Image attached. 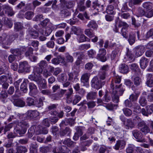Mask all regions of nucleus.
Segmentation results:
<instances>
[{
    "label": "nucleus",
    "instance_id": "f257e3e1",
    "mask_svg": "<svg viewBox=\"0 0 153 153\" xmlns=\"http://www.w3.org/2000/svg\"><path fill=\"white\" fill-rule=\"evenodd\" d=\"M115 87V88H113L112 89H111L110 92L113 95L112 98L114 102L117 103L119 101V96L122 95L125 89L122 87L121 84L119 85L118 86L116 85Z\"/></svg>",
    "mask_w": 153,
    "mask_h": 153
},
{
    "label": "nucleus",
    "instance_id": "f03ea898",
    "mask_svg": "<svg viewBox=\"0 0 153 153\" xmlns=\"http://www.w3.org/2000/svg\"><path fill=\"white\" fill-rule=\"evenodd\" d=\"M29 125L27 122L22 121L19 122L16 127L14 129V132L20 135L25 134Z\"/></svg>",
    "mask_w": 153,
    "mask_h": 153
},
{
    "label": "nucleus",
    "instance_id": "7ed1b4c3",
    "mask_svg": "<svg viewBox=\"0 0 153 153\" xmlns=\"http://www.w3.org/2000/svg\"><path fill=\"white\" fill-rule=\"evenodd\" d=\"M105 83V82L102 81L97 76H96L91 80V85L92 88L98 90L101 88Z\"/></svg>",
    "mask_w": 153,
    "mask_h": 153
},
{
    "label": "nucleus",
    "instance_id": "20e7f679",
    "mask_svg": "<svg viewBox=\"0 0 153 153\" xmlns=\"http://www.w3.org/2000/svg\"><path fill=\"white\" fill-rule=\"evenodd\" d=\"M12 36L7 35L6 34H3L2 36L0 37V43L2 45V47L7 48V47L4 45H8L10 44L13 40Z\"/></svg>",
    "mask_w": 153,
    "mask_h": 153
},
{
    "label": "nucleus",
    "instance_id": "39448f33",
    "mask_svg": "<svg viewBox=\"0 0 153 153\" xmlns=\"http://www.w3.org/2000/svg\"><path fill=\"white\" fill-rule=\"evenodd\" d=\"M39 112L36 110H29L26 112L25 115H20L19 116L20 119H22L23 117L25 116L26 119H32L35 118L39 115Z\"/></svg>",
    "mask_w": 153,
    "mask_h": 153
},
{
    "label": "nucleus",
    "instance_id": "423d86ee",
    "mask_svg": "<svg viewBox=\"0 0 153 153\" xmlns=\"http://www.w3.org/2000/svg\"><path fill=\"white\" fill-rule=\"evenodd\" d=\"M30 66L26 61L21 62L19 64V73H28L30 71Z\"/></svg>",
    "mask_w": 153,
    "mask_h": 153
},
{
    "label": "nucleus",
    "instance_id": "0eeeda50",
    "mask_svg": "<svg viewBox=\"0 0 153 153\" xmlns=\"http://www.w3.org/2000/svg\"><path fill=\"white\" fill-rule=\"evenodd\" d=\"M132 134L134 137L137 139L138 142H145V140L142 133L138 130L135 129L132 131Z\"/></svg>",
    "mask_w": 153,
    "mask_h": 153
},
{
    "label": "nucleus",
    "instance_id": "6e6552de",
    "mask_svg": "<svg viewBox=\"0 0 153 153\" xmlns=\"http://www.w3.org/2000/svg\"><path fill=\"white\" fill-rule=\"evenodd\" d=\"M137 87L135 86L131 87L132 89L134 91V94H132L130 96L129 99L130 101H134L137 100L140 93V91L137 90Z\"/></svg>",
    "mask_w": 153,
    "mask_h": 153
},
{
    "label": "nucleus",
    "instance_id": "1a4fd4ad",
    "mask_svg": "<svg viewBox=\"0 0 153 153\" xmlns=\"http://www.w3.org/2000/svg\"><path fill=\"white\" fill-rule=\"evenodd\" d=\"M135 57L140 56L145 51V47L142 45H140L134 48Z\"/></svg>",
    "mask_w": 153,
    "mask_h": 153
},
{
    "label": "nucleus",
    "instance_id": "9d476101",
    "mask_svg": "<svg viewBox=\"0 0 153 153\" xmlns=\"http://www.w3.org/2000/svg\"><path fill=\"white\" fill-rule=\"evenodd\" d=\"M106 51L104 48L100 49L99 50V53L97 54V58L102 62H104L106 60L105 55Z\"/></svg>",
    "mask_w": 153,
    "mask_h": 153
},
{
    "label": "nucleus",
    "instance_id": "9b49d317",
    "mask_svg": "<svg viewBox=\"0 0 153 153\" xmlns=\"http://www.w3.org/2000/svg\"><path fill=\"white\" fill-rule=\"evenodd\" d=\"M121 77L118 75H115L111 82V89H112L113 88H116L115 85H117L118 86L119 85H118L117 84H119L121 81Z\"/></svg>",
    "mask_w": 153,
    "mask_h": 153
},
{
    "label": "nucleus",
    "instance_id": "f8f14e48",
    "mask_svg": "<svg viewBox=\"0 0 153 153\" xmlns=\"http://www.w3.org/2000/svg\"><path fill=\"white\" fill-rule=\"evenodd\" d=\"M55 26L52 23H49L48 26L43 30V34L45 36H49L54 29Z\"/></svg>",
    "mask_w": 153,
    "mask_h": 153
},
{
    "label": "nucleus",
    "instance_id": "ddd939ff",
    "mask_svg": "<svg viewBox=\"0 0 153 153\" xmlns=\"http://www.w3.org/2000/svg\"><path fill=\"white\" fill-rule=\"evenodd\" d=\"M75 123V120L74 119L71 118L65 119L64 120L62 121L59 125L60 127L62 128L64 126L68 125L70 126H72Z\"/></svg>",
    "mask_w": 153,
    "mask_h": 153
},
{
    "label": "nucleus",
    "instance_id": "4468645a",
    "mask_svg": "<svg viewBox=\"0 0 153 153\" xmlns=\"http://www.w3.org/2000/svg\"><path fill=\"white\" fill-rule=\"evenodd\" d=\"M51 63L57 65L60 63H63L65 62L64 58L60 56H58L56 57L53 58L51 60Z\"/></svg>",
    "mask_w": 153,
    "mask_h": 153
},
{
    "label": "nucleus",
    "instance_id": "2eb2a0df",
    "mask_svg": "<svg viewBox=\"0 0 153 153\" xmlns=\"http://www.w3.org/2000/svg\"><path fill=\"white\" fill-rule=\"evenodd\" d=\"M15 97H13L11 101L12 102L14 105L17 106L22 107L24 106L25 104V102L21 99L16 100L14 98Z\"/></svg>",
    "mask_w": 153,
    "mask_h": 153
},
{
    "label": "nucleus",
    "instance_id": "dca6fc26",
    "mask_svg": "<svg viewBox=\"0 0 153 153\" xmlns=\"http://www.w3.org/2000/svg\"><path fill=\"white\" fill-rule=\"evenodd\" d=\"M38 33L36 31L30 30L28 31V34L26 36V39H29L31 38L36 39L38 36Z\"/></svg>",
    "mask_w": 153,
    "mask_h": 153
},
{
    "label": "nucleus",
    "instance_id": "f3484780",
    "mask_svg": "<svg viewBox=\"0 0 153 153\" xmlns=\"http://www.w3.org/2000/svg\"><path fill=\"white\" fill-rule=\"evenodd\" d=\"M125 127L126 129H129L130 128H132L134 127L135 125L134 123H133L131 119H128L124 123Z\"/></svg>",
    "mask_w": 153,
    "mask_h": 153
},
{
    "label": "nucleus",
    "instance_id": "a211bd4d",
    "mask_svg": "<svg viewBox=\"0 0 153 153\" xmlns=\"http://www.w3.org/2000/svg\"><path fill=\"white\" fill-rule=\"evenodd\" d=\"M36 82L41 88L45 89L47 88V82L44 79H41L40 78H39L38 79Z\"/></svg>",
    "mask_w": 153,
    "mask_h": 153
},
{
    "label": "nucleus",
    "instance_id": "6ab92c4d",
    "mask_svg": "<svg viewBox=\"0 0 153 153\" xmlns=\"http://www.w3.org/2000/svg\"><path fill=\"white\" fill-rule=\"evenodd\" d=\"M125 144L126 143L124 141L118 140L117 141L114 148L116 150H118L120 148L121 149H123L124 148Z\"/></svg>",
    "mask_w": 153,
    "mask_h": 153
},
{
    "label": "nucleus",
    "instance_id": "aec40b11",
    "mask_svg": "<svg viewBox=\"0 0 153 153\" xmlns=\"http://www.w3.org/2000/svg\"><path fill=\"white\" fill-rule=\"evenodd\" d=\"M149 60L145 57H142L140 60V64L141 68L142 69H144L147 66Z\"/></svg>",
    "mask_w": 153,
    "mask_h": 153
},
{
    "label": "nucleus",
    "instance_id": "412c9836",
    "mask_svg": "<svg viewBox=\"0 0 153 153\" xmlns=\"http://www.w3.org/2000/svg\"><path fill=\"white\" fill-rule=\"evenodd\" d=\"M93 10H96L98 12L102 11L103 10V5H101L97 3H93Z\"/></svg>",
    "mask_w": 153,
    "mask_h": 153
},
{
    "label": "nucleus",
    "instance_id": "4be33fe9",
    "mask_svg": "<svg viewBox=\"0 0 153 153\" xmlns=\"http://www.w3.org/2000/svg\"><path fill=\"white\" fill-rule=\"evenodd\" d=\"M119 69L120 71L123 74H126L129 71L128 66L125 64H122L120 65Z\"/></svg>",
    "mask_w": 153,
    "mask_h": 153
},
{
    "label": "nucleus",
    "instance_id": "5701e85b",
    "mask_svg": "<svg viewBox=\"0 0 153 153\" xmlns=\"http://www.w3.org/2000/svg\"><path fill=\"white\" fill-rule=\"evenodd\" d=\"M73 93V90L72 88H70L68 90V91L66 94V102L68 103H70L72 102V99L71 95Z\"/></svg>",
    "mask_w": 153,
    "mask_h": 153
},
{
    "label": "nucleus",
    "instance_id": "b1692460",
    "mask_svg": "<svg viewBox=\"0 0 153 153\" xmlns=\"http://www.w3.org/2000/svg\"><path fill=\"white\" fill-rule=\"evenodd\" d=\"M82 32V30L79 27H76L73 26L71 29V34H74L76 35H79Z\"/></svg>",
    "mask_w": 153,
    "mask_h": 153
},
{
    "label": "nucleus",
    "instance_id": "393cba45",
    "mask_svg": "<svg viewBox=\"0 0 153 153\" xmlns=\"http://www.w3.org/2000/svg\"><path fill=\"white\" fill-rule=\"evenodd\" d=\"M36 128V132L37 134H46L48 133V130L46 128L39 127L37 126Z\"/></svg>",
    "mask_w": 153,
    "mask_h": 153
},
{
    "label": "nucleus",
    "instance_id": "a878e982",
    "mask_svg": "<svg viewBox=\"0 0 153 153\" xmlns=\"http://www.w3.org/2000/svg\"><path fill=\"white\" fill-rule=\"evenodd\" d=\"M64 58L65 62L67 63H72L74 62L73 57L68 53H65V57Z\"/></svg>",
    "mask_w": 153,
    "mask_h": 153
},
{
    "label": "nucleus",
    "instance_id": "bb28decb",
    "mask_svg": "<svg viewBox=\"0 0 153 153\" xmlns=\"http://www.w3.org/2000/svg\"><path fill=\"white\" fill-rule=\"evenodd\" d=\"M29 85L30 92L33 94H36L38 92V90L35 85L33 83L30 82L29 83Z\"/></svg>",
    "mask_w": 153,
    "mask_h": 153
},
{
    "label": "nucleus",
    "instance_id": "cd10ccee",
    "mask_svg": "<svg viewBox=\"0 0 153 153\" xmlns=\"http://www.w3.org/2000/svg\"><path fill=\"white\" fill-rule=\"evenodd\" d=\"M62 143L63 144L66 145L68 146L71 148L73 147L75 143V142L72 141L69 138L65 139Z\"/></svg>",
    "mask_w": 153,
    "mask_h": 153
},
{
    "label": "nucleus",
    "instance_id": "c85d7f7f",
    "mask_svg": "<svg viewBox=\"0 0 153 153\" xmlns=\"http://www.w3.org/2000/svg\"><path fill=\"white\" fill-rule=\"evenodd\" d=\"M147 80L146 84L148 86L151 87L153 86V80L152 78V75L151 74L147 75Z\"/></svg>",
    "mask_w": 153,
    "mask_h": 153
},
{
    "label": "nucleus",
    "instance_id": "c756f323",
    "mask_svg": "<svg viewBox=\"0 0 153 153\" xmlns=\"http://www.w3.org/2000/svg\"><path fill=\"white\" fill-rule=\"evenodd\" d=\"M71 130L69 127H67L60 131V134L62 136H68L71 133Z\"/></svg>",
    "mask_w": 153,
    "mask_h": 153
},
{
    "label": "nucleus",
    "instance_id": "7c9ffc66",
    "mask_svg": "<svg viewBox=\"0 0 153 153\" xmlns=\"http://www.w3.org/2000/svg\"><path fill=\"white\" fill-rule=\"evenodd\" d=\"M135 33H129L128 40L130 45H132L135 42Z\"/></svg>",
    "mask_w": 153,
    "mask_h": 153
},
{
    "label": "nucleus",
    "instance_id": "2f4dec72",
    "mask_svg": "<svg viewBox=\"0 0 153 153\" xmlns=\"http://www.w3.org/2000/svg\"><path fill=\"white\" fill-rule=\"evenodd\" d=\"M90 75L89 73H85L83 74L81 78V82H87L89 80Z\"/></svg>",
    "mask_w": 153,
    "mask_h": 153
},
{
    "label": "nucleus",
    "instance_id": "473e14b6",
    "mask_svg": "<svg viewBox=\"0 0 153 153\" xmlns=\"http://www.w3.org/2000/svg\"><path fill=\"white\" fill-rule=\"evenodd\" d=\"M38 65L40 68L43 70L48 67V64L45 60H42L38 64Z\"/></svg>",
    "mask_w": 153,
    "mask_h": 153
},
{
    "label": "nucleus",
    "instance_id": "72a5a7b5",
    "mask_svg": "<svg viewBox=\"0 0 153 153\" xmlns=\"http://www.w3.org/2000/svg\"><path fill=\"white\" fill-rule=\"evenodd\" d=\"M28 82V80L27 79H24L23 83L21 85L20 88L21 90L24 92H26L27 90V83Z\"/></svg>",
    "mask_w": 153,
    "mask_h": 153
},
{
    "label": "nucleus",
    "instance_id": "f704fd0d",
    "mask_svg": "<svg viewBox=\"0 0 153 153\" xmlns=\"http://www.w3.org/2000/svg\"><path fill=\"white\" fill-rule=\"evenodd\" d=\"M115 23L116 25H117L119 27L122 26L128 27V24L125 22L121 20L119 17H117L115 20Z\"/></svg>",
    "mask_w": 153,
    "mask_h": 153
},
{
    "label": "nucleus",
    "instance_id": "c9c22d12",
    "mask_svg": "<svg viewBox=\"0 0 153 153\" xmlns=\"http://www.w3.org/2000/svg\"><path fill=\"white\" fill-rule=\"evenodd\" d=\"M27 151V149L25 146H19L16 148V153H25Z\"/></svg>",
    "mask_w": 153,
    "mask_h": 153
},
{
    "label": "nucleus",
    "instance_id": "e433bc0d",
    "mask_svg": "<svg viewBox=\"0 0 153 153\" xmlns=\"http://www.w3.org/2000/svg\"><path fill=\"white\" fill-rule=\"evenodd\" d=\"M58 79L59 82L64 83L65 82L67 81L68 77L66 74L63 73L59 76Z\"/></svg>",
    "mask_w": 153,
    "mask_h": 153
},
{
    "label": "nucleus",
    "instance_id": "4c0bfd02",
    "mask_svg": "<svg viewBox=\"0 0 153 153\" xmlns=\"http://www.w3.org/2000/svg\"><path fill=\"white\" fill-rule=\"evenodd\" d=\"M85 0H80L78 4V9L80 11H83L86 9L84 5Z\"/></svg>",
    "mask_w": 153,
    "mask_h": 153
},
{
    "label": "nucleus",
    "instance_id": "58836bf2",
    "mask_svg": "<svg viewBox=\"0 0 153 153\" xmlns=\"http://www.w3.org/2000/svg\"><path fill=\"white\" fill-rule=\"evenodd\" d=\"M122 111L123 114L126 117H130L132 114V111L130 109L127 108H124L123 109Z\"/></svg>",
    "mask_w": 153,
    "mask_h": 153
},
{
    "label": "nucleus",
    "instance_id": "ea45409f",
    "mask_svg": "<svg viewBox=\"0 0 153 153\" xmlns=\"http://www.w3.org/2000/svg\"><path fill=\"white\" fill-rule=\"evenodd\" d=\"M88 27L93 28L94 29H96L98 27V25L96 22L94 20L90 21L87 25Z\"/></svg>",
    "mask_w": 153,
    "mask_h": 153
},
{
    "label": "nucleus",
    "instance_id": "a19ab883",
    "mask_svg": "<svg viewBox=\"0 0 153 153\" xmlns=\"http://www.w3.org/2000/svg\"><path fill=\"white\" fill-rule=\"evenodd\" d=\"M143 6L146 10H149L152 8V5L151 3L147 2L143 3Z\"/></svg>",
    "mask_w": 153,
    "mask_h": 153
},
{
    "label": "nucleus",
    "instance_id": "79ce46f5",
    "mask_svg": "<svg viewBox=\"0 0 153 153\" xmlns=\"http://www.w3.org/2000/svg\"><path fill=\"white\" fill-rule=\"evenodd\" d=\"M3 21L4 24L8 26L9 28L12 27L13 25V23L10 19L7 17H4V18Z\"/></svg>",
    "mask_w": 153,
    "mask_h": 153
},
{
    "label": "nucleus",
    "instance_id": "37998d69",
    "mask_svg": "<svg viewBox=\"0 0 153 153\" xmlns=\"http://www.w3.org/2000/svg\"><path fill=\"white\" fill-rule=\"evenodd\" d=\"M91 30V29H86L84 31L85 34L90 38L93 37L94 36V34Z\"/></svg>",
    "mask_w": 153,
    "mask_h": 153
},
{
    "label": "nucleus",
    "instance_id": "c03bdc74",
    "mask_svg": "<svg viewBox=\"0 0 153 153\" xmlns=\"http://www.w3.org/2000/svg\"><path fill=\"white\" fill-rule=\"evenodd\" d=\"M42 71L43 70L39 67H36L34 68L33 70L34 73L37 76H39Z\"/></svg>",
    "mask_w": 153,
    "mask_h": 153
},
{
    "label": "nucleus",
    "instance_id": "a18cd8bd",
    "mask_svg": "<svg viewBox=\"0 0 153 153\" xmlns=\"http://www.w3.org/2000/svg\"><path fill=\"white\" fill-rule=\"evenodd\" d=\"M106 12L108 14H114V7L113 6L110 5L108 6L106 10Z\"/></svg>",
    "mask_w": 153,
    "mask_h": 153
},
{
    "label": "nucleus",
    "instance_id": "49530a36",
    "mask_svg": "<svg viewBox=\"0 0 153 153\" xmlns=\"http://www.w3.org/2000/svg\"><path fill=\"white\" fill-rule=\"evenodd\" d=\"M127 52L126 54L130 60L133 61L134 59L135 56L133 54L131 51L128 48H126Z\"/></svg>",
    "mask_w": 153,
    "mask_h": 153
},
{
    "label": "nucleus",
    "instance_id": "de8ad7c7",
    "mask_svg": "<svg viewBox=\"0 0 153 153\" xmlns=\"http://www.w3.org/2000/svg\"><path fill=\"white\" fill-rule=\"evenodd\" d=\"M141 2V0H129L128 4L130 7H132L134 5L139 4Z\"/></svg>",
    "mask_w": 153,
    "mask_h": 153
},
{
    "label": "nucleus",
    "instance_id": "09e8293b",
    "mask_svg": "<svg viewBox=\"0 0 153 153\" xmlns=\"http://www.w3.org/2000/svg\"><path fill=\"white\" fill-rule=\"evenodd\" d=\"M51 115L58 116L59 118H62L63 117L64 115V113L62 111H61L59 113H58L56 111H52L51 113Z\"/></svg>",
    "mask_w": 153,
    "mask_h": 153
},
{
    "label": "nucleus",
    "instance_id": "8fccbe9b",
    "mask_svg": "<svg viewBox=\"0 0 153 153\" xmlns=\"http://www.w3.org/2000/svg\"><path fill=\"white\" fill-rule=\"evenodd\" d=\"M60 153H69L70 150L65 146H62L60 147Z\"/></svg>",
    "mask_w": 153,
    "mask_h": 153
},
{
    "label": "nucleus",
    "instance_id": "3c124183",
    "mask_svg": "<svg viewBox=\"0 0 153 153\" xmlns=\"http://www.w3.org/2000/svg\"><path fill=\"white\" fill-rule=\"evenodd\" d=\"M14 25V29L16 31L21 30L23 27L22 24L20 22L15 23Z\"/></svg>",
    "mask_w": 153,
    "mask_h": 153
},
{
    "label": "nucleus",
    "instance_id": "603ef678",
    "mask_svg": "<svg viewBox=\"0 0 153 153\" xmlns=\"http://www.w3.org/2000/svg\"><path fill=\"white\" fill-rule=\"evenodd\" d=\"M96 93L95 92H91L88 93L87 96V99H94L96 97Z\"/></svg>",
    "mask_w": 153,
    "mask_h": 153
},
{
    "label": "nucleus",
    "instance_id": "864d4df0",
    "mask_svg": "<svg viewBox=\"0 0 153 153\" xmlns=\"http://www.w3.org/2000/svg\"><path fill=\"white\" fill-rule=\"evenodd\" d=\"M128 31L126 28L122 27L121 31V34L126 39L128 37Z\"/></svg>",
    "mask_w": 153,
    "mask_h": 153
},
{
    "label": "nucleus",
    "instance_id": "5fc2aeb1",
    "mask_svg": "<svg viewBox=\"0 0 153 153\" xmlns=\"http://www.w3.org/2000/svg\"><path fill=\"white\" fill-rule=\"evenodd\" d=\"M141 131L144 134H146L149 133L150 130L148 126L146 125L141 128Z\"/></svg>",
    "mask_w": 153,
    "mask_h": 153
},
{
    "label": "nucleus",
    "instance_id": "6e6d98bb",
    "mask_svg": "<svg viewBox=\"0 0 153 153\" xmlns=\"http://www.w3.org/2000/svg\"><path fill=\"white\" fill-rule=\"evenodd\" d=\"M131 68L132 71L136 72L138 74L140 71V69L138 65L135 63H133L131 65Z\"/></svg>",
    "mask_w": 153,
    "mask_h": 153
},
{
    "label": "nucleus",
    "instance_id": "4d7b16f0",
    "mask_svg": "<svg viewBox=\"0 0 153 153\" xmlns=\"http://www.w3.org/2000/svg\"><path fill=\"white\" fill-rule=\"evenodd\" d=\"M34 15V13L32 11H29L26 12L25 14V18L28 19H30Z\"/></svg>",
    "mask_w": 153,
    "mask_h": 153
},
{
    "label": "nucleus",
    "instance_id": "13d9d810",
    "mask_svg": "<svg viewBox=\"0 0 153 153\" xmlns=\"http://www.w3.org/2000/svg\"><path fill=\"white\" fill-rule=\"evenodd\" d=\"M87 39V37L84 34H82L78 36L77 40L79 42H82L86 41Z\"/></svg>",
    "mask_w": 153,
    "mask_h": 153
},
{
    "label": "nucleus",
    "instance_id": "bf43d9fd",
    "mask_svg": "<svg viewBox=\"0 0 153 153\" xmlns=\"http://www.w3.org/2000/svg\"><path fill=\"white\" fill-rule=\"evenodd\" d=\"M81 99V97L78 95H76L74 98L73 100H72V103L74 105H76Z\"/></svg>",
    "mask_w": 153,
    "mask_h": 153
},
{
    "label": "nucleus",
    "instance_id": "052dcab7",
    "mask_svg": "<svg viewBox=\"0 0 153 153\" xmlns=\"http://www.w3.org/2000/svg\"><path fill=\"white\" fill-rule=\"evenodd\" d=\"M10 52L14 55L16 56H18L21 55V51H20V49L19 48L12 49L10 50Z\"/></svg>",
    "mask_w": 153,
    "mask_h": 153
},
{
    "label": "nucleus",
    "instance_id": "680f3d73",
    "mask_svg": "<svg viewBox=\"0 0 153 153\" xmlns=\"http://www.w3.org/2000/svg\"><path fill=\"white\" fill-rule=\"evenodd\" d=\"M45 100V98L42 97L39 99L38 102L36 104V106L38 108H40L43 105V101Z\"/></svg>",
    "mask_w": 153,
    "mask_h": 153
},
{
    "label": "nucleus",
    "instance_id": "e2e57ef3",
    "mask_svg": "<svg viewBox=\"0 0 153 153\" xmlns=\"http://www.w3.org/2000/svg\"><path fill=\"white\" fill-rule=\"evenodd\" d=\"M57 107V105L55 104H52L48 106V111H50L49 113L52 111H55L54 110Z\"/></svg>",
    "mask_w": 153,
    "mask_h": 153
},
{
    "label": "nucleus",
    "instance_id": "0e129e2a",
    "mask_svg": "<svg viewBox=\"0 0 153 153\" xmlns=\"http://www.w3.org/2000/svg\"><path fill=\"white\" fill-rule=\"evenodd\" d=\"M93 66L94 64L92 62H88L85 65V69L86 70L90 71L92 69Z\"/></svg>",
    "mask_w": 153,
    "mask_h": 153
},
{
    "label": "nucleus",
    "instance_id": "69168bd1",
    "mask_svg": "<svg viewBox=\"0 0 153 153\" xmlns=\"http://www.w3.org/2000/svg\"><path fill=\"white\" fill-rule=\"evenodd\" d=\"M96 54V51L93 49H91L87 52V54L90 58H93Z\"/></svg>",
    "mask_w": 153,
    "mask_h": 153
},
{
    "label": "nucleus",
    "instance_id": "338daca9",
    "mask_svg": "<svg viewBox=\"0 0 153 153\" xmlns=\"http://www.w3.org/2000/svg\"><path fill=\"white\" fill-rule=\"evenodd\" d=\"M135 146L133 144H130L128 145V147L126 149L127 153H133Z\"/></svg>",
    "mask_w": 153,
    "mask_h": 153
},
{
    "label": "nucleus",
    "instance_id": "774afa93",
    "mask_svg": "<svg viewBox=\"0 0 153 153\" xmlns=\"http://www.w3.org/2000/svg\"><path fill=\"white\" fill-rule=\"evenodd\" d=\"M146 108L149 114H151L153 112V104L147 105Z\"/></svg>",
    "mask_w": 153,
    "mask_h": 153
}]
</instances>
